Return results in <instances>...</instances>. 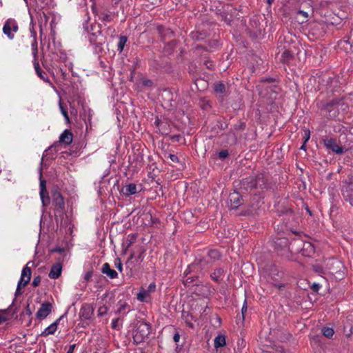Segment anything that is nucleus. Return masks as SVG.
I'll use <instances>...</instances> for the list:
<instances>
[{"label": "nucleus", "mask_w": 353, "mask_h": 353, "mask_svg": "<svg viewBox=\"0 0 353 353\" xmlns=\"http://www.w3.org/2000/svg\"><path fill=\"white\" fill-rule=\"evenodd\" d=\"M156 291V284L151 283L147 288L142 287L137 294V298L141 302L149 303L151 301V294Z\"/></svg>", "instance_id": "f257e3e1"}, {"label": "nucleus", "mask_w": 353, "mask_h": 353, "mask_svg": "<svg viewBox=\"0 0 353 353\" xmlns=\"http://www.w3.org/2000/svg\"><path fill=\"white\" fill-rule=\"evenodd\" d=\"M150 332V324L146 322H139L137 325L134 339L137 342H139V343L141 342L146 337H148Z\"/></svg>", "instance_id": "f03ea898"}, {"label": "nucleus", "mask_w": 353, "mask_h": 353, "mask_svg": "<svg viewBox=\"0 0 353 353\" xmlns=\"http://www.w3.org/2000/svg\"><path fill=\"white\" fill-rule=\"evenodd\" d=\"M19 30L17 22L15 19L10 18L7 19L3 27V33L10 39H13L14 33Z\"/></svg>", "instance_id": "7ed1b4c3"}, {"label": "nucleus", "mask_w": 353, "mask_h": 353, "mask_svg": "<svg viewBox=\"0 0 353 353\" xmlns=\"http://www.w3.org/2000/svg\"><path fill=\"white\" fill-rule=\"evenodd\" d=\"M221 254L219 251L216 250H211L208 252L207 256L199 262V265L203 266L206 264H212L216 261L220 259Z\"/></svg>", "instance_id": "20e7f679"}, {"label": "nucleus", "mask_w": 353, "mask_h": 353, "mask_svg": "<svg viewBox=\"0 0 353 353\" xmlns=\"http://www.w3.org/2000/svg\"><path fill=\"white\" fill-rule=\"evenodd\" d=\"M341 192L344 199L353 205V183H347L344 185Z\"/></svg>", "instance_id": "39448f33"}, {"label": "nucleus", "mask_w": 353, "mask_h": 353, "mask_svg": "<svg viewBox=\"0 0 353 353\" xmlns=\"http://www.w3.org/2000/svg\"><path fill=\"white\" fill-rule=\"evenodd\" d=\"M52 305L51 303L46 302L41 304V307L36 313V316L40 320L46 319L51 312Z\"/></svg>", "instance_id": "423d86ee"}, {"label": "nucleus", "mask_w": 353, "mask_h": 353, "mask_svg": "<svg viewBox=\"0 0 353 353\" xmlns=\"http://www.w3.org/2000/svg\"><path fill=\"white\" fill-rule=\"evenodd\" d=\"M144 253L145 250L142 247H140L137 255H136L135 253L131 254L130 256L129 257L128 260L126 262L127 268H130L131 269L133 268V261H132V260L134 259L137 264H140L143 260Z\"/></svg>", "instance_id": "0eeeda50"}, {"label": "nucleus", "mask_w": 353, "mask_h": 353, "mask_svg": "<svg viewBox=\"0 0 353 353\" xmlns=\"http://www.w3.org/2000/svg\"><path fill=\"white\" fill-rule=\"evenodd\" d=\"M52 204L54 205L57 210H63L64 209L65 203L61 193L55 191L52 194Z\"/></svg>", "instance_id": "6e6552de"}, {"label": "nucleus", "mask_w": 353, "mask_h": 353, "mask_svg": "<svg viewBox=\"0 0 353 353\" xmlns=\"http://www.w3.org/2000/svg\"><path fill=\"white\" fill-rule=\"evenodd\" d=\"M31 273L32 272L30 268H29L28 265H26L21 271V278L18 282L19 285L26 286L29 283L31 278Z\"/></svg>", "instance_id": "1a4fd4ad"}, {"label": "nucleus", "mask_w": 353, "mask_h": 353, "mask_svg": "<svg viewBox=\"0 0 353 353\" xmlns=\"http://www.w3.org/2000/svg\"><path fill=\"white\" fill-rule=\"evenodd\" d=\"M39 186L41 202L43 206H46L50 203V198L46 188V181L44 180H41Z\"/></svg>", "instance_id": "9d476101"}, {"label": "nucleus", "mask_w": 353, "mask_h": 353, "mask_svg": "<svg viewBox=\"0 0 353 353\" xmlns=\"http://www.w3.org/2000/svg\"><path fill=\"white\" fill-rule=\"evenodd\" d=\"M325 145L327 147V148L332 150L336 154H341L343 152V148L339 145L336 140L333 139H326L325 141Z\"/></svg>", "instance_id": "9b49d317"}, {"label": "nucleus", "mask_w": 353, "mask_h": 353, "mask_svg": "<svg viewBox=\"0 0 353 353\" xmlns=\"http://www.w3.org/2000/svg\"><path fill=\"white\" fill-rule=\"evenodd\" d=\"M229 200L230 201V208L232 209H236L242 204V197L236 192L230 194Z\"/></svg>", "instance_id": "f8f14e48"}, {"label": "nucleus", "mask_w": 353, "mask_h": 353, "mask_svg": "<svg viewBox=\"0 0 353 353\" xmlns=\"http://www.w3.org/2000/svg\"><path fill=\"white\" fill-rule=\"evenodd\" d=\"M61 272L62 264L59 262L57 263L52 266L48 276L52 279H57L61 276Z\"/></svg>", "instance_id": "ddd939ff"}, {"label": "nucleus", "mask_w": 353, "mask_h": 353, "mask_svg": "<svg viewBox=\"0 0 353 353\" xmlns=\"http://www.w3.org/2000/svg\"><path fill=\"white\" fill-rule=\"evenodd\" d=\"M302 255L307 257H311L315 252L314 246L310 242L303 243L301 248Z\"/></svg>", "instance_id": "4468645a"}, {"label": "nucleus", "mask_w": 353, "mask_h": 353, "mask_svg": "<svg viewBox=\"0 0 353 353\" xmlns=\"http://www.w3.org/2000/svg\"><path fill=\"white\" fill-rule=\"evenodd\" d=\"M242 185L246 190L256 189L255 176H250L243 179Z\"/></svg>", "instance_id": "2eb2a0df"}, {"label": "nucleus", "mask_w": 353, "mask_h": 353, "mask_svg": "<svg viewBox=\"0 0 353 353\" xmlns=\"http://www.w3.org/2000/svg\"><path fill=\"white\" fill-rule=\"evenodd\" d=\"M62 317L61 316L54 323L47 327L41 334L42 336H47L50 334H54L57 330L58 324Z\"/></svg>", "instance_id": "dca6fc26"}, {"label": "nucleus", "mask_w": 353, "mask_h": 353, "mask_svg": "<svg viewBox=\"0 0 353 353\" xmlns=\"http://www.w3.org/2000/svg\"><path fill=\"white\" fill-rule=\"evenodd\" d=\"M101 272L110 279H115L118 276V273L114 270L111 269L110 265L108 263H105L103 265Z\"/></svg>", "instance_id": "f3484780"}, {"label": "nucleus", "mask_w": 353, "mask_h": 353, "mask_svg": "<svg viewBox=\"0 0 353 353\" xmlns=\"http://www.w3.org/2000/svg\"><path fill=\"white\" fill-rule=\"evenodd\" d=\"M121 192L127 196L133 195L137 192V187L134 183H129L122 188Z\"/></svg>", "instance_id": "a211bd4d"}, {"label": "nucleus", "mask_w": 353, "mask_h": 353, "mask_svg": "<svg viewBox=\"0 0 353 353\" xmlns=\"http://www.w3.org/2000/svg\"><path fill=\"white\" fill-rule=\"evenodd\" d=\"M73 139L72 134L68 130H65L59 137V141L69 145L72 143Z\"/></svg>", "instance_id": "6ab92c4d"}, {"label": "nucleus", "mask_w": 353, "mask_h": 353, "mask_svg": "<svg viewBox=\"0 0 353 353\" xmlns=\"http://www.w3.org/2000/svg\"><path fill=\"white\" fill-rule=\"evenodd\" d=\"M256 189H263L266 188L267 179L263 174H259L255 176Z\"/></svg>", "instance_id": "aec40b11"}, {"label": "nucleus", "mask_w": 353, "mask_h": 353, "mask_svg": "<svg viewBox=\"0 0 353 353\" xmlns=\"http://www.w3.org/2000/svg\"><path fill=\"white\" fill-rule=\"evenodd\" d=\"M34 67L36 71L37 74L39 77L40 79L43 80L46 82L49 81L48 77L46 72H43L39 66V62L37 61V59L34 61Z\"/></svg>", "instance_id": "412c9836"}, {"label": "nucleus", "mask_w": 353, "mask_h": 353, "mask_svg": "<svg viewBox=\"0 0 353 353\" xmlns=\"http://www.w3.org/2000/svg\"><path fill=\"white\" fill-rule=\"evenodd\" d=\"M223 274H224L223 269L221 268H219L214 270V271L210 274V277L213 281H214L216 282H219L222 279Z\"/></svg>", "instance_id": "4be33fe9"}, {"label": "nucleus", "mask_w": 353, "mask_h": 353, "mask_svg": "<svg viewBox=\"0 0 353 353\" xmlns=\"http://www.w3.org/2000/svg\"><path fill=\"white\" fill-rule=\"evenodd\" d=\"M31 37H32V41L31 43V48H32V54L34 57V59H37V34L35 31H31Z\"/></svg>", "instance_id": "5701e85b"}, {"label": "nucleus", "mask_w": 353, "mask_h": 353, "mask_svg": "<svg viewBox=\"0 0 353 353\" xmlns=\"http://www.w3.org/2000/svg\"><path fill=\"white\" fill-rule=\"evenodd\" d=\"M225 343V337L223 335H218L214 340V345L216 348L223 347Z\"/></svg>", "instance_id": "b1692460"}, {"label": "nucleus", "mask_w": 353, "mask_h": 353, "mask_svg": "<svg viewBox=\"0 0 353 353\" xmlns=\"http://www.w3.org/2000/svg\"><path fill=\"white\" fill-rule=\"evenodd\" d=\"M59 106L62 115L65 119L66 123H69L70 121L68 114L67 106L63 104V103L61 102V99L59 100Z\"/></svg>", "instance_id": "393cba45"}, {"label": "nucleus", "mask_w": 353, "mask_h": 353, "mask_svg": "<svg viewBox=\"0 0 353 353\" xmlns=\"http://www.w3.org/2000/svg\"><path fill=\"white\" fill-rule=\"evenodd\" d=\"M321 332L323 335L328 339H331L334 333L333 328L329 327H323Z\"/></svg>", "instance_id": "a878e982"}, {"label": "nucleus", "mask_w": 353, "mask_h": 353, "mask_svg": "<svg viewBox=\"0 0 353 353\" xmlns=\"http://www.w3.org/2000/svg\"><path fill=\"white\" fill-rule=\"evenodd\" d=\"M137 234H130L128 235L125 240L126 248H129L136 241Z\"/></svg>", "instance_id": "bb28decb"}, {"label": "nucleus", "mask_w": 353, "mask_h": 353, "mask_svg": "<svg viewBox=\"0 0 353 353\" xmlns=\"http://www.w3.org/2000/svg\"><path fill=\"white\" fill-rule=\"evenodd\" d=\"M128 41V38L125 36H121L117 45L118 50L121 52L124 48V46Z\"/></svg>", "instance_id": "cd10ccee"}, {"label": "nucleus", "mask_w": 353, "mask_h": 353, "mask_svg": "<svg viewBox=\"0 0 353 353\" xmlns=\"http://www.w3.org/2000/svg\"><path fill=\"white\" fill-rule=\"evenodd\" d=\"M265 353H283V348L281 346L272 347L268 350L264 351Z\"/></svg>", "instance_id": "c85d7f7f"}, {"label": "nucleus", "mask_w": 353, "mask_h": 353, "mask_svg": "<svg viewBox=\"0 0 353 353\" xmlns=\"http://www.w3.org/2000/svg\"><path fill=\"white\" fill-rule=\"evenodd\" d=\"M214 90L217 93H224L225 91V86L222 83H217L214 85Z\"/></svg>", "instance_id": "c756f323"}, {"label": "nucleus", "mask_w": 353, "mask_h": 353, "mask_svg": "<svg viewBox=\"0 0 353 353\" xmlns=\"http://www.w3.org/2000/svg\"><path fill=\"white\" fill-rule=\"evenodd\" d=\"M99 19L103 21H110L111 17L107 12H101L99 15Z\"/></svg>", "instance_id": "7c9ffc66"}, {"label": "nucleus", "mask_w": 353, "mask_h": 353, "mask_svg": "<svg viewBox=\"0 0 353 353\" xmlns=\"http://www.w3.org/2000/svg\"><path fill=\"white\" fill-rule=\"evenodd\" d=\"M108 310V308L107 306L102 305V306L99 307L98 309V315L100 316H103L107 314Z\"/></svg>", "instance_id": "2f4dec72"}, {"label": "nucleus", "mask_w": 353, "mask_h": 353, "mask_svg": "<svg viewBox=\"0 0 353 353\" xmlns=\"http://www.w3.org/2000/svg\"><path fill=\"white\" fill-rule=\"evenodd\" d=\"M119 307L118 308L117 313H122L123 310L128 307H129L128 304L126 303L119 302Z\"/></svg>", "instance_id": "473e14b6"}, {"label": "nucleus", "mask_w": 353, "mask_h": 353, "mask_svg": "<svg viewBox=\"0 0 353 353\" xmlns=\"http://www.w3.org/2000/svg\"><path fill=\"white\" fill-rule=\"evenodd\" d=\"M119 319L117 318L112 320V328L119 330L121 328V326L119 325Z\"/></svg>", "instance_id": "72a5a7b5"}, {"label": "nucleus", "mask_w": 353, "mask_h": 353, "mask_svg": "<svg viewBox=\"0 0 353 353\" xmlns=\"http://www.w3.org/2000/svg\"><path fill=\"white\" fill-rule=\"evenodd\" d=\"M353 327H350L348 330H347V326H344V328H343V331L345 334V336L346 337L349 338L352 336V334H353Z\"/></svg>", "instance_id": "f704fd0d"}, {"label": "nucleus", "mask_w": 353, "mask_h": 353, "mask_svg": "<svg viewBox=\"0 0 353 353\" xmlns=\"http://www.w3.org/2000/svg\"><path fill=\"white\" fill-rule=\"evenodd\" d=\"M292 57V54L289 50H285L282 54L283 61H287Z\"/></svg>", "instance_id": "c9c22d12"}, {"label": "nucleus", "mask_w": 353, "mask_h": 353, "mask_svg": "<svg viewBox=\"0 0 353 353\" xmlns=\"http://www.w3.org/2000/svg\"><path fill=\"white\" fill-rule=\"evenodd\" d=\"M41 277L39 276H35L32 281V285L34 287H37L41 283Z\"/></svg>", "instance_id": "e433bc0d"}, {"label": "nucleus", "mask_w": 353, "mask_h": 353, "mask_svg": "<svg viewBox=\"0 0 353 353\" xmlns=\"http://www.w3.org/2000/svg\"><path fill=\"white\" fill-rule=\"evenodd\" d=\"M228 154H229V153H228V151L227 150H223L219 152V157L221 159H225L228 156Z\"/></svg>", "instance_id": "4c0bfd02"}, {"label": "nucleus", "mask_w": 353, "mask_h": 353, "mask_svg": "<svg viewBox=\"0 0 353 353\" xmlns=\"http://www.w3.org/2000/svg\"><path fill=\"white\" fill-rule=\"evenodd\" d=\"M310 138V131L307 130H304V134H303L304 143H306V142L308 141Z\"/></svg>", "instance_id": "58836bf2"}, {"label": "nucleus", "mask_w": 353, "mask_h": 353, "mask_svg": "<svg viewBox=\"0 0 353 353\" xmlns=\"http://www.w3.org/2000/svg\"><path fill=\"white\" fill-rule=\"evenodd\" d=\"M116 268L118 269L119 272H122L123 270V265L121 261L119 259L118 261L115 263Z\"/></svg>", "instance_id": "ea45409f"}, {"label": "nucleus", "mask_w": 353, "mask_h": 353, "mask_svg": "<svg viewBox=\"0 0 353 353\" xmlns=\"http://www.w3.org/2000/svg\"><path fill=\"white\" fill-rule=\"evenodd\" d=\"M168 157L173 162H178L179 161L178 157L176 155L174 154H169Z\"/></svg>", "instance_id": "a19ab883"}, {"label": "nucleus", "mask_w": 353, "mask_h": 353, "mask_svg": "<svg viewBox=\"0 0 353 353\" xmlns=\"http://www.w3.org/2000/svg\"><path fill=\"white\" fill-rule=\"evenodd\" d=\"M92 276V272H88L85 273V276H84V279L86 281H88L91 277Z\"/></svg>", "instance_id": "79ce46f5"}, {"label": "nucleus", "mask_w": 353, "mask_h": 353, "mask_svg": "<svg viewBox=\"0 0 353 353\" xmlns=\"http://www.w3.org/2000/svg\"><path fill=\"white\" fill-rule=\"evenodd\" d=\"M24 287L23 285H19V283H18L17 284V290H16V292H15V295L17 296V295H19L21 294V288Z\"/></svg>", "instance_id": "37998d69"}, {"label": "nucleus", "mask_w": 353, "mask_h": 353, "mask_svg": "<svg viewBox=\"0 0 353 353\" xmlns=\"http://www.w3.org/2000/svg\"><path fill=\"white\" fill-rule=\"evenodd\" d=\"M246 311H247V305H246V301H245L244 304L241 308L243 318H244V314L246 312Z\"/></svg>", "instance_id": "c03bdc74"}, {"label": "nucleus", "mask_w": 353, "mask_h": 353, "mask_svg": "<svg viewBox=\"0 0 353 353\" xmlns=\"http://www.w3.org/2000/svg\"><path fill=\"white\" fill-rule=\"evenodd\" d=\"M174 341L177 343L179 341L180 339V334L179 333H175L173 336Z\"/></svg>", "instance_id": "a18cd8bd"}, {"label": "nucleus", "mask_w": 353, "mask_h": 353, "mask_svg": "<svg viewBox=\"0 0 353 353\" xmlns=\"http://www.w3.org/2000/svg\"><path fill=\"white\" fill-rule=\"evenodd\" d=\"M75 347H76L75 344L70 345L69 350H68L67 353H73Z\"/></svg>", "instance_id": "49530a36"}, {"label": "nucleus", "mask_w": 353, "mask_h": 353, "mask_svg": "<svg viewBox=\"0 0 353 353\" xmlns=\"http://www.w3.org/2000/svg\"><path fill=\"white\" fill-rule=\"evenodd\" d=\"M305 143H303V144L301 145V150H305Z\"/></svg>", "instance_id": "de8ad7c7"}, {"label": "nucleus", "mask_w": 353, "mask_h": 353, "mask_svg": "<svg viewBox=\"0 0 353 353\" xmlns=\"http://www.w3.org/2000/svg\"><path fill=\"white\" fill-rule=\"evenodd\" d=\"M267 1L268 3V4L270 5V4H272L273 3L274 0H267Z\"/></svg>", "instance_id": "09e8293b"}, {"label": "nucleus", "mask_w": 353, "mask_h": 353, "mask_svg": "<svg viewBox=\"0 0 353 353\" xmlns=\"http://www.w3.org/2000/svg\"><path fill=\"white\" fill-rule=\"evenodd\" d=\"M152 82L150 81H147L145 83V85H149Z\"/></svg>", "instance_id": "8fccbe9b"}, {"label": "nucleus", "mask_w": 353, "mask_h": 353, "mask_svg": "<svg viewBox=\"0 0 353 353\" xmlns=\"http://www.w3.org/2000/svg\"><path fill=\"white\" fill-rule=\"evenodd\" d=\"M3 321H4V319L2 316H0V323L3 322Z\"/></svg>", "instance_id": "3c124183"}, {"label": "nucleus", "mask_w": 353, "mask_h": 353, "mask_svg": "<svg viewBox=\"0 0 353 353\" xmlns=\"http://www.w3.org/2000/svg\"><path fill=\"white\" fill-rule=\"evenodd\" d=\"M212 65V63H210V64H208L207 68H210Z\"/></svg>", "instance_id": "603ef678"}, {"label": "nucleus", "mask_w": 353, "mask_h": 353, "mask_svg": "<svg viewBox=\"0 0 353 353\" xmlns=\"http://www.w3.org/2000/svg\"><path fill=\"white\" fill-rule=\"evenodd\" d=\"M212 65V63H210V64H208L207 68H210Z\"/></svg>", "instance_id": "864d4df0"}, {"label": "nucleus", "mask_w": 353, "mask_h": 353, "mask_svg": "<svg viewBox=\"0 0 353 353\" xmlns=\"http://www.w3.org/2000/svg\"><path fill=\"white\" fill-rule=\"evenodd\" d=\"M282 286L281 285H278V288H281Z\"/></svg>", "instance_id": "5fc2aeb1"}, {"label": "nucleus", "mask_w": 353, "mask_h": 353, "mask_svg": "<svg viewBox=\"0 0 353 353\" xmlns=\"http://www.w3.org/2000/svg\"><path fill=\"white\" fill-rule=\"evenodd\" d=\"M26 3H27L28 0H23Z\"/></svg>", "instance_id": "6e6d98bb"}]
</instances>
